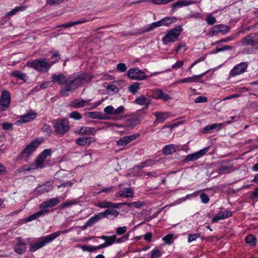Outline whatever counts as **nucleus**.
<instances>
[{
    "label": "nucleus",
    "instance_id": "1",
    "mask_svg": "<svg viewBox=\"0 0 258 258\" xmlns=\"http://www.w3.org/2000/svg\"><path fill=\"white\" fill-rule=\"evenodd\" d=\"M86 78V74L84 72L74 73L68 78L62 74H53L51 76L52 81L60 85H64L60 90V94L64 96H68L70 93L83 85Z\"/></svg>",
    "mask_w": 258,
    "mask_h": 258
},
{
    "label": "nucleus",
    "instance_id": "2",
    "mask_svg": "<svg viewBox=\"0 0 258 258\" xmlns=\"http://www.w3.org/2000/svg\"><path fill=\"white\" fill-rule=\"evenodd\" d=\"M53 56L56 58L55 61H51L50 62H48L46 61V58H36L28 61L26 63V66L39 72H47L53 64L56 63L61 58L60 54L57 51H55L53 53Z\"/></svg>",
    "mask_w": 258,
    "mask_h": 258
},
{
    "label": "nucleus",
    "instance_id": "3",
    "mask_svg": "<svg viewBox=\"0 0 258 258\" xmlns=\"http://www.w3.org/2000/svg\"><path fill=\"white\" fill-rule=\"evenodd\" d=\"M70 231L71 229L60 230L45 236L40 237L36 242L30 244L29 251L30 252H34L51 242L61 234L66 233Z\"/></svg>",
    "mask_w": 258,
    "mask_h": 258
},
{
    "label": "nucleus",
    "instance_id": "4",
    "mask_svg": "<svg viewBox=\"0 0 258 258\" xmlns=\"http://www.w3.org/2000/svg\"><path fill=\"white\" fill-rule=\"evenodd\" d=\"M182 30L181 26L178 25L168 31L162 38L163 44L167 45L169 43H174L176 41Z\"/></svg>",
    "mask_w": 258,
    "mask_h": 258
},
{
    "label": "nucleus",
    "instance_id": "5",
    "mask_svg": "<svg viewBox=\"0 0 258 258\" xmlns=\"http://www.w3.org/2000/svg\"><path fill=\"white\" fill-rule=\"evenodd\" d=\"M40 142L37 140L31 142L21 153V158L24 161H27L28 158L35 151L36 148L39 145Z\"/></svg>",
    "mask_w": 258,
    "mask_h": 258
},
{
    "label": "nucleus",
    "instance_id": "6",
    "mask_svg": "<svg viewBox=\"0 0 258 258\" xmlns=\"http://www.w3.org/2000/svg\"><path fill=\"white\" fill-rule=\"evenodd\" d=\"M53 127L57 134L63 135L70 129L69 122L68 119L63 118L60 120H57L54 124Z\"/></svg>",
    "mask_w": 258,
    "mask_h": 258
},
{
    "label": "nucleus",
    "instance_id": "7",
    "mask_svg": "<svg viewBox=\"0 0 258 258\" xmlns=\"http://www.w3.org/2000/svg\"><path fill=\"white\" fill-rule=\"evenodd\" d=\"M248 66V62H242L234 66L229 73V78H233L243 74L246 71Z\"/></svg>",
    "mask_w": 258,
    "mask_h": 258
},
{
    "label": "nucleus",
    "instance_id": "8",
    "mask_svg": "<svg viewBox=\"0 0 258 258\" xmlns=\"http://www.w3.org/2000/svg\"><path fill=\"white\" fill-rule=\"evenodd\" d=\"M127 76L131 79L137 80H143L147 77L142 70L137 68H132L127 72Z\"/></svg>",
    "mask_w": 258,
    "mask_h": 258
},
{
    "label": "nucleus",
    "instance_id": "9",
    "mask_svg": "<svg viewBox=\"0 0 258 258\" xmlns=\"http://www.w3.org/2000/svg\"><path fill=\"white\" fill-rule=\"evenodd\" d=\"M244 45H251L255 48L258 44V33H250L242 39Z\"/></svg>",
    "mask_w": 258,
    "mask_h": 258
},
{
    "label": "nucleus",
    "instance_id": "10",
    "mask_svg": "<svg viewBox=\"0 0 258 258\" xmlns=\"http://www.w3.org/2000/svg\"><path fill=\"white\" fill-rule=\"evenodd\" d=\"M11 102V95L7 90L2 92L0 97V106L2 110H5L9 106Z\"/></svg>",
    "mask_w": 258,
    "mask_h": 258
},
{
    "label": "nucleus",
    "instance_id": "11",
    "mask_svg": "<svg viewBox=\"0 0 258 258\" xmlns=\"http://www.w3.org/2000/svg\"><path fill=\"white\" fill-rule=\"evenodd\" d=\"M153 115L156 117V119L154 122V126L163 123L170 116V113L168 112L155 111L153 113Z\"/></svg>",
    "mask_w": 258,
    "mask_h": 258
},
{
    "label": "nucleus",
    "instance_id": "12",
    "mask_svg": "<svg viewBox=\"0 0 258 258\" xmlns=\"http://www.w3.org/2000/svg\"><path fill=\"white\" fill-rule=\"evenodd\" d=\"M152 95L156 99H161L165 102L172 99L170 96L164 93L161 89H153Z\"/></svg>",
    "mask_w": 258,
    "mask_h": 258
},
{
    "label": "nucleus",
    "instance_id": "13",
    "mask_svg": "<svg viewBox=\"0 0 258 258\" xmlns=\"http://www.w3.org/2000/svg\"><path fill=\"white\" fill-rule=\"evenodd\" d=\"M209 147H206L195 153L188 155L185 158L186 162L196 160L204 156L209 151Z\"/></svg>",
    "mask_w": 258,
    "mask_h": 258
},
{
    "label": "nucleus",
    "instance_id": "14",
    "mask_svg": "<svg viewBox=\"0 0 258 258\" xmlns=\"http://www.w3.org/2000/svg\"><path fill=\"white\" fill-rule=\"evenodd\" d=\"M14 251L19 254L24 253L26 250V243L21 237L17 238V242L14 248Z\"/></svg>",
    "mask_w": 258,
    "mask_h": 258
},
{
    "label": "nucleus",
    "instance_id": "15",
    "mask_svg": "<svg viewBox=\"0 0 258 258\" xmlns=\"http://www.w3.org/2000/svg\"><path fill=\"white\" fill-rule=\"evenodd\" d=\"M140 136V134H136L130 136H124L120 138L117 142L116 144L118 146H123L127 145L130 142L135 140Z\"/></svg>",
    "mask_w": 258,
    "mask_h": 258
},
{
    "label": "nucleus",
    "instance_id": "16",
    "mask_svg": "<svg viewBox=\"0 0 258 258\" xmlns=\"http://www.w3.org/2000/svg\"><path fill=\"white\" fill-rule=\"evenodd\" d=\"M59 202L60 201L58 198H53L42 202L40 204L39 207L40 209H47L48 208H51L57 205L59 203Z\"/></svg>",
    "mask_w": 258,
    "mask_h": 258
},
{
    "label": "nucleus",
    "instance_id": "17",
    "mask_svg": "<svg viewBox=\"0 0 258 258\" xmlns=\"http://www.w3.org/2000/svg\"><path fill=\"white\" fill-rule=\"evenodd\" d=\"M197 3L196 1L192 0H179L172 5V8L174 10L182 7L195 4Z\"/></svg>",
    "mask_w": 258,
    "mask_h": 258
},
{
    "label": "nucleus",
    "instance_id": "18",
    "mask_svg": "<svg viewBox=\"0 0 258 258\" xmlns=\"http://www.w3.org/2000/svg\"><path fill=\"white\" fill-rule=\"evenodd\" d=\"M52 189L51 184L50 182L38 185L35 189V192L36 195H40L44 192L49 191Z\"/></svg>",
    "mask_w": 258,
    "mask_h": 258
},
{
    "label": "nucleus",
    "instance_id": "19",
    "mask_svg": "<svg viewBox=\"0 0 258 258\" xmlns=\"http://www.w3.org/2000/svg\"><path fill=\"white\" fill-rule=\"evenodd\" d=\"M89 100L76 99L70 103V106L74 108H80L89 105Z\"/></svg>",
    "mask_w": 258,
    "mask_h": 258
},
{
    "label": "nucleus",
    "instance_id": "20",
    "mask_svg": "<svg viewBox=\"0 0 258 258\" xmlns=\"http://www.w3.org/2000/svg\"><path fill=\"white\" fill-rule=\"evenodd\" d=\"M227 160L225 161V162ZM225 161L222 162V164L218 169L217 172L220 174H225L231 172L233 171L234 168L232 164L225 165L224 164Z\"/></svg>",
    "mask_w": 258,
    "mask_h": 258
},
{
    "label": "nucleus",
    "instance_id": "21",
    "mask_svg": "<svg viewBox=\"0 0 258 258\" xmlns=\"http://www.w3.org/2000/svg\"><path fill=\"white\" fill-rule=\"evenodd\" d=\"M36 115L37 114L34 112H28L26 114L22 115L19 121L23 123L29 122L33 120L36 117Z\"/></svg>",
    "mask_w": 258,
    "mask_h": 258
},
{
    "label": "nucleus",
    "instance_id": "22",
    "mask_svg": "<svg viewBox=\"0 0 258 258\" xmlns=\"http://www.w3.org/2000/svg\"><path fill=\"white\" fill-rule=\"evenodd\" d=\"M92 139L93 138L91 137H80L76 139V143L82 146L89 145L93 141Z\"/></svg>",
    "mask_w": 258,
    "mask_h": 258
},
{
    "label": "nucleus",
    "instance_id": "23",
    "mask_svg": "<svg viewBox=\"0 0 258 258\" xmlns=\"http://www.w3.org/2000/svg\"><path fill=\"white\" fill-rule=\"evenodd\" d=\"M102 218H103V216L102 212L98 213L90 218L86 222V225L87 226H91Z\"/></svg>",
    "mask_w": 258,
    "mask_h": 258
},
{
    "label": "nucleus",
    "instance_id": "24",
    "mask_svg": "<svg viewBox=\"0 0 258 258\" xmlns=\"http://www.w3.org/2000/svg\"><path fill=\"white\" fill-rule=\"evenodd\" d=\"M96 206L100 208H119V204L117 203H113L109 201H103L98 203L96 205Z\"/></svg>",
    "mask_w": 258,
    "mask_h": 258
},
{
    "label": "nucleus",
    "instance_id": "25",
    "mask_svg": "<svg viewBox=\"0 0 258 258\" xmlns=\"http://www.w3.org/2000/svg\"><path fill=\"white\" fill-rule=\"evenodd\" d=\"M96 131L94 128L89 126H82L81 127L79 131V134L81 135H95Z\"/></svg>",
    "mask_w": 258,
    "mask_h": 258
},
{
    "label": "nucleus",
    "instance_id": "26",
    "mask_svg": "<svg viewBox=\"0 0 258 258\" xmlns=\"http://www.w3.org/2000/svg\"><path fill=\"white\" fill-rule=\"evenodd\" d=\"M133 195L134 190L131 188L124 187L119 192V196L122 198L131 197Z\"/></svg>",
    "mask_w": 258,
    "mask_h": 258
},
{
    "label": "nucleus",
    "instance_id": "27",
    "mask_svg": "<svg viewBox=\"0 0 258 258\" xmlns=\"http://www.w3.org/2000/svg\"><path fill=\"white\" fill-rule=\"evenodd\" d=\"M11 76L12 77L17 78L23 81L24 82H26L27 80V76L26 74L19 70L13 71L11 73Z\"/></svg>",
    "mask_w": 258,
    "mask_h": 258
},
{
    "label": "nucleus",
    "instance_id": "28",
    "mask_svg": "<svg viewBox=\"0 0 258 258\" xmlns=\"http://www.w3.org/2000/svg\"><path fill=\"white\" fill-rule=\"evenodd\" d=\"M208 72L204 73L199 75H194L192 77L184 78V83H192L194 82H199V79L203 77Z\"/></svg>",
    "mask_w": 258,
    "mask_h": 258
},
{
    "label": "nucleus",
    "instance_id": "29",
    "mask_svg": "<svg viewBox=\"0 0 258 258\" xmlns=\"http://www.w3.org/2000/svg\"><path fill=\"white\" fill-rule=\"evenodd\" d=\"M222 123H214L210 125H208L204 127L203 128V133L204 134H208L212 130L217 128H218V130H220L221 127L223 126Z\"/></svg>",
    "mask_w": 258,
    "mask_h": 258
},
{
    "label": "nucleus",
    "instance_id": "30",
    "mask_svg": "<svg viewBox=\"0 0 258 258\" xmlns=\"http://www.w3.org/2000/svg\"><path fill=\"white\" fill-rule=\"evenodd\" d=\"M135 103L140 105L149 106L151 103L150 99L142 95L135 100Z\"/></svg>",
    "mask_w": 258,
    "mask_h": 258
},
{
    "label": "nucleus",
    "instance_id": "31",
    "mask_svg": "<svg viewBox=\"0 0 258 258\" xmlns=\"http://www.w3.org/2000/svg\"><path fill=\"white\" fill-rule=\"evenodd\" d=\"M163 26H170L172 24L177 22V19L175 17H166L162 19Z\"/></svg>",
    "mask_w": 258,
    "mask_h": 258
},
{
    "label": "nucleus",
    "instance_id": "32",
    "mask_svg": "<svg viewBox=\"0 0 258 258\" xmlns=\"http://www.w3.org/2000/svg\"><path fill=\"white\" fill-rule=\"evenodd\" d=\"M100 238L105 241V244L107 247L115 242L116 236L115 235H112L111 236L103 235L100 237Z\"/></svg>",
    "mask_w": 258,
    "mask_h": 258
},
{
    "label": "nucleus",
    "instance_id": "33",
    "mask_svg": "<svg viewBox=\"0 0 258 258\" xmlns=\"http://www.w3.org/2000/svg\"><path fill=\"white\" fill-rule=\"evenodd\" d=\"M162 152L165 155H171L176 152V149L173 144H169L164 147Z\"/></svg>",
    "mask_w": 258,
    "mask_h": 258
},
{
    "label": "nucleus",
    "instance_id": "34",
    "mask_svg": "<svg viewBox=\"0 0 258 258\" xmlns=\"http://www.w3.org/2000/svg\"><path fill=\"white\" fill-rule=\"evenodd\" d=\"M26 6H19L16 7L14 9L9 12L6 14L7 17H12L16 15L18 12L20 11H24L26 10Z\"/></svg>",
    "mask_w": 258,
    "mask_h": 258
},
{
    "label": "nucleus",
    "instance_id": "35",
    "mask_svg": "<svg viewBox=\"0 0 258 258\" xmlns=\"http://www.w3.org/2000/svg\"><path fill=\"white\" fill-rule=\"evenodd\" d=\"M140 121L141 119L139 117H134L127 119L125 123L127 126L133 127L138 124Z\"/></svg>",
    "mask_w": 258,
    "mask_h": 258
},
{
    "label": "nucleus",
    "instance_id": "36",
    "mask_svg": "<svg viewBox=\"0 0 258 258\" xmlns=\"http://www.w3.org/2000/svg\"><path fill=\"white\" fill-rule=\"evenodd\" d=\"M245 242L250 246H255L256 244L257 239L255 236L249 234L245 238Z\"/></svg>",
    "mask_w": 258,
    "mask_h": 258
},
{
    "label": "nucleus",
    "instance_id": "37",
    "mask_svg": "<svg viewBox=\"0 0 258 258\" xmlns=\"http://www.w3.org/2000/svg\"><path fill=\"white\" fill-rule=\"evenodd\" d=\"M106 90L108 94L117 93L119 91L118 88L115 85L109 84L106 87Z\"/></svg>",
    "mask_w": 258,
    "mask_h": 258
},
{
    "label": "nucleus",
    "instance_id": "38",
    "mask_svg": "<svg viewBox=\"0 0 258 258\" xmlns=\"http://www.w3.org/2000/svg\"><path fill=\"white\" fill-rule=\"evenodd\" d=\"M103 218H108V215H112L114 217H116L118 215V212L114 209H107L104 212H102Z\"/></svg>",
    "mask_w": 258,
    "mask_h": 258
},
{
    "label": "nucleus",
    "instance_id": "39",
    "mask_svg": "<svg viewBox=\"0 0 258 258\" xmlns=\"http://www.w3.org/2000/svg\"><path fill=\"white\" fill-rule=\"evenodd\" d=\"M146 2H150L153 4L157 5H165V2L164 0H139L137 2H134L133 3L134 4H137Z\"/></svg>",
    "mask_w": 258,
    "mask_h": 258
},
{
    "label": "nucleus",
    "instance_id": "40",
    "mask_svg": "<svg viewBox=\"0 0 258 258\" xmlns=\"http://www.w3.org/2000/svg\"><path fill=\"white\" fill-rule=\"evenodd\" d=\"M140 84L138 82L134 83L128 87V91L133 94L136 95L140 89Z\"/></svg>",
    "mask_w": 258,
    "mask_h": 258
},
{
    "label": "nucleus",
    "instance_id": "41",
    "mask_svg": "<svg viewBox=\"0 0 258 258\" xmlns=\"http://www.w3.org/2000/svg\"><path fill=\"white\" fill-rule=\"evenodd\" d=\"M163 252L158 248H154L151 251L149 258H159L161 257Z\"/></svg>",
    "mask_w": 258,
    "mask_h": 258
},
{
    "label": "nucleus",
    "instance_id": "42",
    "mask_svg": "<svg viewBox=\"0 0 258 258\" xmlns=\"http://www.w3.org/2000/svg\"><path fill=\"white\" fill-rule=\"evenodd\" d=\"M173 234H169L162 238V240L168 245H170L173 241Z\"/></svg>",
    "mask_w": 258,
    "mask_h": 258
},
{
    "label": "nucleus",
    "instance_id": "43",
    "mask_svg": "<svg viewBox=\"0 0 258 258\" xmlns=\"http://www.w3.org/2000/svg\"><path fill=\"white\" fill-rule=\"evenodd\" d=\"M207 23L209 25H212L216 22V18L211 14H208L205 19Z\"/></svg>",
    "mask_w": 258,
    "mask_h": 258
},
{
    "label": "nucleus",
    "instance_id": "44",
    "mask_svg": "<svg viewBox=\"0 0 258 258\" xmlns=\"http://www.w3.org/2000/svg\"><path fill=\"white\" fill-rule=\"evenodd\" d=\"M69 116L76 120H80L82 118L81 114L77 111H72Z\"/></svg>",
    "mask_w": 258,
    "mask_h": 258
},
{
    "label": "nucleus",
    "instance_id": "45",
    "mask_svg": "<svg viewBox=\"0 0 258 258\" xmlns=\"http://www.w3.org/2000/svg\"><path fill=\"white\" fill-rule=\"evenodd\" d=\"M94 19H95L94 18H92L90 17H88L87 18H82L80 19L79 20L76 21L75 23H76V25L81 24L83 23L92 21Z\"/></svg>",
    "mask_w": 258,
    "mask_h": 258
},
{
    "label": "nucleus",
    "instance_id": "46",
    "mask_svg": "<svg viewBox=\"0 0 258 258\" xmlns=\"http://www.w3.org/2000/svg\"><path fill=\"white\" fill-rule=\"evenodd\" d=\"M88 116L92 118H101V114L98 111L89 112L87 113Z\"/></svg>",
    "mask_w": 258,
    "mask_h": 258
},
{
    "label": "nucleus",
    "instance_id": "47",
    "mask_svg": "<svg viewBox=\"0 0 258 258\" xmlns=\"http://www.w3.org/2000/svg\"><path fill=\"white\" fill-rule=\"evenodd\" d=\"M218 27L220 29V32L223 34H226L229 32L230 30V27L225 25L219 24Z\"/></svg>",
    "mask_w": 258,
    "mask_h": 258
},
{
    "label": "nucleus",
    "instance_id": "48",
    "mask_svg": "<svg viewBox=\"0 0 258 258\" xmlns=\"http://www.w3.org/2000/svg\"><path fill=\"white\" fill-rule=\"evenodd\" d=\"M76 204V202L74 200L67 201L66 202L61 204L59 205V207L60 209H64Z\"/></svg>",
    "mask_w": 258,
    "mask_h": 258
},
{
    "label": "nucleus",
    "instance_id": "49",
    "mask_svg": "<svg viewBox=\"0 0 258 258\" xmlns=\"http://www.w3.org/2000/svg\"><path fill=\"white\" fill-rule=\"evenodd\" d=\"M81 248L83 251L93 252L96 250V248L95 246H88L86 245H83L81 246Z\"/></svg>",
    "mask_w": 258,
    "mask_h": 258
},
{
    "label": "nucleus",
    "instance_id": "50",
    "mask_svg": "<svg viewBox=\"0 0 258 258\" xmlns=\"http://www.w3.org/2000/svg\"><path fill=\"white\" fill-rule=\"evenodd\" d=\"M237 36V34H232V35H230V36H228L225 38L221 39L220 40L216 42L215 43L217 44L219 42H227L229 41H231V40L235 39Z\"/></svg>",
    "mask_w": 258,
    "mask_h": 258
},
{
    "label": "nucleus",
    "instance_id": "51",
    "mask_svg": "<svg viewBox=\"0 0 258 258\" xmlns=\"http://www.w3.org/2000/svg\"><path fill=\"white\" fill-rule=\"evenodd\" d=\"M157 162L158 161L154 159H147L144 162V166H145V167L152 166L157 164Z\"/></svg>",
    "mask_w": 258,
    "mask_h": 258
},
{
    "label": "nucleus",
    "instance_id": "52",
    "mask_svg": "<svg viewBox=\"0 0 258 258\" xmlns=\"http://www.w3.org/2000/svg\"><path fill=\"white\" fill-rule=\"evenodd\" d=\"M49 212V210L47 209H41V210L37 212L35 214H36V216L37 217V218H38L48 214Z\"/></svg>",
    "mask_w": 258,
    "mask_h": 258
},
{
    "label": "nucleus",
    "instance_id": "53",
    "mask_svg": "<svg viewBox=\"0 0 258 258\" xmlns=\"http://www.w3.org/2000/svg\"><path fill=\"white\" fill-rule=\"evenodd\" d=\"M200 235H201L199 233L189 234L188 235V242H191L193 241L196 240L198 238L200 237Z\"/></svg>",
    "mask_w": 258,
    "mask_h": 258
},
{
    "label": "nucleus",
    "instance_id": "54",
    "mask_svg": "<svg viewBox=\"0 0 258 258\" xmlns=\"http://www.w3.org/2000/svg\"><path fill=\"white\" fill-rule=\"evenodd\" d=\"M207 101V97L204 96H199L197 97L195 100V102L196 103H205Z\"/></svg>",
    "mask_w": 258,
    "mask_h": 258
},
{
    "label": "nucleus",
    "instance_id": "55",
    "mask_svg": "<svg viewBox=\"0 0 258 258\" xmlns=\"http://www.w3.org/2000/svg\"><path fill=\"white\" fill-rule=\"evenodd\" d=\"M45 159L40 156H38L36 161V165L37 167L42 168L44 166Z\"/></svg>",
    "mask_w": 258,
    "mask_h": 258
},
{
    "label": "nucleus",
    "instance_id": "56",
    "mask_svg": "<svg viewBox=\"0 0 258 258\" xmlns=\"http://www.w3.org/2000/svg\"><path fill=\"white\" fill-rule=\"evenodd\" d=\"M116 70L120 72H124L126 70V67L124 63H119L117 64Z\"/></svg>",
    "mask_w": 258,
    "mask_h": 258
},
{
    "label": "nucleus",
    "instance_id": "57",
    "mask_svg": "<svg viewBox=\"0 0 258 258\" xmlns=\"http://www.w3.org/2000/svg\"><path fill=\"white\" fill-rule=\"evenodd\" d=\"M41 130L42 132L46 133L47 135L50 134L52 131L50 126L47 124H44L42 127Z\"/></svg>",
    "mask_w": 258,
    "mask_h": 258
},
{
    "label": "nucleus",
    "instance_id": "58",
    "mask_svg": "<svg viewBox=\"0 0 258 258\" xmlns=\"http://www.w3.org/2000/svg\"><path fill=\"white\" fill-rule=\"evenodd\" d=\"M219 32H220V29L219 28L218 25H217L211 28L210 31V34L211 36H215L217 35Z\"/></svg>",
    "mask_w": 258,
    "mask_h": 258
},
{
    "label": "nucleus",
    "instance_id": "59",
    "mask_svg": "<svg viewBox=\"0 0 258 258\" xmlns=\"http://www.w3.org/2000/svg\"><path fill=\"white\" fill-rule=\"evenodd\" d=\"M51 153V149H45L39 156L45 160L48 156L50 155Z\"/></svg>",
    "mask_w": 258,
    "mask_h": 258
},
{
    "label": "nucleus",
    "instance_id": "60",
    "mask_svg": "<svg viewBox=\"0 0 258 258\" xmlns=\"http://www.w3.org/2000/svg\"><path fill=\"white\" fill-rule=\"evenodd\" d=\"M222 217V213L220 211L212 218L211 222L212 223H216L220 220L224 219Z\"/></svg>",
    "mask_w": 258,
    "mask_h": 258
},
{
    "label": "nucleus",
    "instance_id": "61",
    "mask_svg": "<svg viewBox=\"0 0 258 258\" xmlns=\"http://www.w3.org/2000/svg\"><path fill=\"white\" fill-rule=\"evenodd\" d=\"M200 198L202 202L204 204L208 203L210 200L208 196L204 192L202 193L200 195Z\"/></svg>",
    "mask_w": 258,
    "mask_h": 258
},
{
    "label": "nucleus",
    "instance_id": "62",
    "mask_svg": "<svg viewBox=\"0 0 258 258\" xmlns=\"http://www.w3.org/2000/svg\"><path fill=\"white\" fill-rule=\"evenodd\" d=\"M220 212L222 213V218H223L224 219L230 217L232 215V212L228 210H226L224 211H220Z\"/></svg>",
    "mask_w": 258,
    "mask_h": 258
},
{
    "label": "nucleus",
    "instance_id": "63",
    "mask_svg": "<svg viewBox=\"0 0 258 258\" xmlns=\"http://www.w3.org/2000/svg\"><path fill=\"white\" fill-rule=\"evenodd\" d=\"M142 175L144 176V177H145V176H147V178H152V177H156L157 176V173L156 171H154L153 172H143Z\"/></svg>",
    "mask_w": 258,
    "mask_h": 258
},
{
    "label": "nucleus",
    "instance_id": "64",
    "mask_svg": "<svg viewBox=\"0 0 258 258\" xmlns=\"http://www.w3.org/2000/svg\"><path fill=\"white\" fill-rule=\"evenodd\" d=\"M127 227L126 226L119 227L116 229V232L118 235H122L126 232Z\"/></svg>",
    "mask_w": 258,
    "mask_h": 258
}]
</instances>
